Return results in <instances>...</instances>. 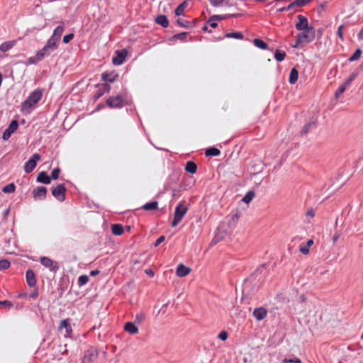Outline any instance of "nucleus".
I'll list each match as a JSON object with an SVG mask.
<instances>
[{
  "label": "nucleus",
  "mask_w": 363,
  "mask_h": 363,
  "mask_svg": "<svg viewBox=\"0 0 363 363\" xmlns=\"http://www.w3.org/2000/svg\"><path fill=\"white\" fill-rule=\"evenodd\" d=\"M57 48L58 45L48 40L46 45L41 50L38 51L35 56L29 57L28 62L31 64H36L43 60L45 57L50 56Z\"/></svg>",
  "instance_id": "f257e3e1"
},
{
  "label": "nucleus",
  "mask_w": 363,
  "mask_h": 363,
  "mask_svg": "<svg viewBox=\"0 0 363 363\" xmlns=\"http://www.w3.org/2000/svg\"><path fill=\"white\" fill-rule=\"evenodd\" d=\"M42 97L43 91L40 89L34 90L22 104V110L28 111L35 106L40 101Z\"/></svg>",
  "instance_id": "f03ea898"
},
{
  "label": "nucleus",
  "mask_w": 363,
  "mask_h": 363,
  "mask_svg": "<svg viewBox=\"0 0 363 363\" xmlns=\"http://www.w3.org/2000/svg\"><path fill=\"white\" fill-rule=\"evenodd\" d=\"M315 38V32L313 28L303 30V32L297 35L295 44L293 48H298L302 43H308L312 42Z\"/></svg>",
  "instance_id": "7ed1b4c3"
},
{
  "label": "nucleus",
  "mask_w": 363,
  "mask_h": 363,
  "mask_svg": "<svg viewBox=\"0 0 363 363\" xmlns=\"http://www.w3.org/2000/svg\"><path fill=\"white\" fill-rule=\"evenodd\" d=\"M187 211L188 208L184 201H182L178 203L174 211V220L172 223V227H176L181 222Z\"/></svg>",
  "instance_id": "20e7f679"
},
{
  "label": "nucleus",
  "mask_w": 363,
  "mask_h": 363,
  "mask_svg": "<svg viewBox=\"0 0 363 363\" xmlns=\"http://www.w3.org/2000/svg\"><path fill=\"white\" fill-rule=\"evenodd\" d=\"M106 104L111 108H120L125 104V96L118 94L116 96L109 97L106 100Z\"/></svg>",
  "instance_id": "39448f33"
},
{
  "label": "nucleus",
  "mask_w": 363,
  "mask_h": 363,
  "mask_svg": "<svg viewBox=\"0 0 363 363\" xmlns=\"http://www.w3.org/2000/svg\"><path fill=\"white\" fill-rule=\"evenodd\" d=\"M52 194L60 201H63L65 199L66 188L65 184H57L56 186L52 188Z\"/></svg>",
  "instance_id": "423d86ee"
},
{
  "label": "nucleus",
  "mask_w": 363,
  "mask_h": 363,
  "mask_svg": "<svg viewBox=\"0 0 363 363\" xmlns=\"http://www.w3.org/2000/svg\"><path fill=\"white\" fill-rule=\"evenodd\" d=\"M98 357V351L94 347H90L84 352V357L82 358V363H91Z\"/></svg>",
  "instance_id": "0eeeda50"
},
{
  "label": "nucleus",
  "mask_w": 363,
  "mask_h": 363,
  "mask_svg": "<svg viewBox=\"0 0 363 363\" xmlns=\"http://www.w3.org/2000/svg\"><path fill=\"white\" fill-rule=\"evenodd\" d=\"M40 160V156L35 153L25 164L24 170L26 173L31 172L36 167L37 162Z\"/></svg>",
  "instance_id": "6e6552de"
},
{
  "label": "nucleus",
  "mask_w": 363,
  "mask_h": 363,
  "mask_svg": "<svg viewBox=\"0 0 363 363\" xmlns=\"http://www.w3.org/2000/svg\"><path fill=\"white\" fill-rule=\"evenodd\" d=\"M40 261L41 264H43L46 268H48L52 272H55L59 269L57 263L47 257H41Z\"/></svg>",
  "instance_id": "1a4fd4ad"
},
{
  "label": "nucleus",
  "mask_w": 363,
  "mask_h": 363,
  "mask_svg": "<svg viewBox=\"0 0 363 363\" xmlns=\"http://www.w3.org/2000/svg\"><path fill=\"white\" fill-rule=\"evenodd\" d=\"M18 127V123L17 121L13 120L9 124V127L4 130L2 138L4 140H7L11 135L13 133H14Z\"/></svg>",
  "instance_id": "9d476101"
},
{
  "label": "nucleus",
  "mask_w": 363,
  "mask_h": 363,
  "mask_svg": "<svg viewBox=\"0 0 363 363\" xmlns=\"http://www.w3.org/2000/svg\"><path fill=\"white\" fill-rule=\"evenodd\" d=\"M46 194L47 189L45 186H38L33 190V196L35 200H44Z\"/></svg>",
  "instance_id": "9b49d317"
},
{
  "label": "nucleus",
  "mask_w": 363,
  "mask_h": 363,
  "mask_svg": "<svg viewBox=\"0 0 363 363\" xmlns=\"http://www.w3.org/2000/svg\"><path fill=\"white\" fill-rule=\"evenodd\" d=\"M298 22L296 23V28L298 30H303L310 28L308 19L303 15L297 16Z\"/></svg>",
  "instance_id": "f8f14e48"
},
{
  "label": "nucleus",
  "mask_w": 363,
  "mask_h": 363,
  "mask_svg": "<svg viewBox=\"0 0 363 363\" xmlns=\"http://www.w3.org/2000/svg\"><path fill=\"white\" fill-rule=\"evenodd\" d=\"M116 56L113 57V63L116 65H120L123 63L125 59L128 55L125 50H117L116 52Z\"/></svg>",
  "instance_id": "ddd939ff"
},
{
  "label": "nucleus",
  "mask_w": 363,
  "mask_h": 363,
  "mask_svg": "<svg viewBox=\"0 0 363 363\" xmlns=\"http://www.w3.org/2000/svg\"><path fill=\"white\" fill-rule=\"evenodd\" d=\"M63 31H64V28L62 26H57L54 30L52 35L48 40H50L52 42H54L55 44L58 45V43L61 38Z\"/></svg>",
  "instance_id": "4468645a"
},
{
  "label": "nucleus",
  "mask_w": 363,
  "mask_h": 363,
  "mask_svg": "<svg viewBox=\"0 0 363 363\" xmlns=\"http://www.w3.org/2000/svg\"><path fill=\"white\" fill-rule=\"evenodd\" d=\"M26 282L30 287L36 285V279L34 272L32 269H28L26 274Z\"/></svg>",
  "instance_id": "2eb2a0df"
},
{
  "label": "nucleus",
  "mask_w": 363,
  "mask_h": 363,
  "mask_svg": "<svg viewBox=\"0 0 363 363\" xmlns=\"http://www.w3.org/2000/svg\"><path fill=\"white\" fill-rule=\"evenodd\" d=\"M191 272V269L189 267H186L185 265L180 264L178 265L176 274L179 277H183L188 275Z\"/></svg>",
  "instance_id": "dca6fc26"
},
{
  "label": "nucleus",
  "mask_w": 363,
  "mask_h": 363,
  "mask_svg": "<svg viewBox=\"0 0 363 363\" xmlns=\"http://www.w3.org/2000/svg\"><path fill=\"white\" fill-rule=\"evenodd\" d=\"M267 314V311L264 308H255L253 311V315L257 320H263Z\"/></svg>",
  "instance_id": "f3484780"
},
{
  "label": "nucleus",
  "mask_w": 363,
  "mask_h": 363,
  "mask_svg": "<svg viewBox=\"0 0 363 363\" xmlns=\"http://www.w3.org/2000/svg\"><path fill=\"white\" fill-rule=\"evenodd\" d=\"M118 77V74L114 72H104L102 74V79L105 82H113Z\"/></svg>",
  "instance_id": "a211bd4d"
},
{
  "label": "nucleus",
  "mask_w": 363,
  "mask_h": 363,
  "mask_svg": "<svg viewBox=\"0 0 363 363\" xmlns=\"http://www.w3.org/2000/svg\"><path fill=\"white\" fill-rule=\"evenodd\" d=\"M65 329V336H69L72 333V327L68 320H62L60 324L59 330Z\"/></svg>",
  "instance_id": "6ab92c4d"
},
{
  "label": "nucleus",
  "mask_w": 363,
  "mask_h": 363,
  "mask_svg": "<svg viewBox=\"0 0 363 363\" xmlns=\"http://www.w3.org/2000/svg\"><path fill=\"white\" fill-rule=\"evenodd\" d=\"M311 0H296L288 6L286 10H291L295 7H301L308 4Z\"/></svg>",
  "instance_id": "aec40b11"
},
{
  "label": "nucleus",
  "mask_w": 363,
  "mask_h": 363,
  "mask_svg": "<svg viewBox=\"0 0 363 363\" xmlns=\"http://www.w3.org/2000/svg\"><path fill=\"white\" fill-rule=\"evenodd\" d=\"M37 181L45 184H49L51 182V178L45 172H41L37 177Z\"/></svg>",
  "instance_id": "412c9836"
},
{
  "label": "nucleus",
  "mask_w": 363,
  "mask_h": 363,
  "mask_svg": "<svg viewBox=\"0 0 363 363\" xmlns=\"http://www.w3.org/2000/svg\"><path fill=\"white\" fill-rule=\"evenodd\" d=\"M124 330L132 335L137 334L138 333V328L132 322H127L125 324Z\"/></svg>",
  "instance_id": "4be33fe9"
},
{
  "label": "nucleus",
  "mask_w": 363,
  "mask_h": 363,
  "mask_svg": "<svg viewBox=\"0 0 363 363\" xmlns=\"http://www.w3.org/2000/svg\"><path fill=\"white\" fill-rule=\"evenodd\" d=\"M16 43V40L6 41L1 44L0 52H5L11 49Z\"/></svg>",
  "instance_id": "5701e85b"
},
{
  "label": "nucleus",
  "mask_w": 363,
  "mask_h": 363,
  "mask_svg": "<svg viewBox=\"0 0 363 363\" xmlns=\"http://www.w3.org/2000/svg\"><path fill=\"white\" fill-rule=\"evenodd\" d=\"M155 22L164 28H167L169 26V21L164 15H159L157 16Z\"/></svg>",
  "instance_id": "b1692460"
},
{
  "label": "nucleus",
  "mask_w": 363,
  "mask_h": 363,
  "mask_svg": "<svg viewBox=\"0 0 363 363\" xmlns=\"http://www.w3.org/2000/svg\"><path fill=\"white\" fill-rule=\"evenodd\" d=\"M185 170L189 173L194 174L196 172L197 165L195 162L189 161L186 164Z\"/></svg>",
  "instance_id": "393cba45"
},
{
  "label": "nucleus",
  "mask_w": 363,
  "mask_h": 363,
  "mask_svg": "<svg viewBox=\"0 0 363 363\" xmlns=\"http://www.w3.org/2000/svg\"><path fill=\"white\" fill-rule=\"evenodd\" d=\"M298 77V70L296 68H292L290 72V74H289V83L291 84H294L297 82Z\"/></svg>",
  "instance_id": "a878e982"
},
{
  "label": "nucleus",
  "mask_w": 363,
  "mask_h": 363,
  "mask_svg": "<svg viewBox=\"0 0 363 363\" xmlns=\"http://www.w3.org/2000/svg\"><path fill=\"white\" fill-rule=\"evenodd\" d=\"M112 233L115 235H121L123 234L124 229L121 224H113L111 225Z\"/></svg>",
  "instance_id": "bb28decb"
},
{
  "label": "nucleus",
  "mask_w": 363,
  "mask_h": 363,
  "mask_svg": "<svg viewBox=\"0 0 363 363\" xmlns=\"http://www.w3.org/2000/svg\"><path fill=\"white\" fill-rule=\"evenodd\" d=\"M142 208L145 211L156 210L158 208V202L157 201H152L150 203H147L143 206Z\"/></svg>",
  "instance_id": "cd10ccee"
},
{
  "label": "nucleus",
  "mask_w": 363,
  "mask_h": 363,
  "mask_svg": "<svg viewBox=\"0 0 363 363\" xmlns=\"http://www.w3.org/2000/svg\"><path fill=\"white\" fill-rule=\"evenodd\" d=\"M222 18L223 17H221L220 16H213L208 19L206 23L209 25L211 28H215L218 26L216 21Z\"/></svg>",
  "instance_id": "c85d7f7f"
},
{
  "label": "nucleus",
  "mask_w": 363,
  "mask_h": 363,
  "mask_svg": "<svg viewBox=\"0 0 363 363\" xmlns=\"http://www.w3.org/2000/svg\"><path fill=\"white\" fill-rule=\"evenodd\" d=\"M188 6V3L186 1H184V2H182V4H180L177 8L175 10V14L177 16H181L184 13V11L185 10V9Z\"/></svg>",
  "instance_id": "c756f323"
},
{
  "label": "nucleus",
  "mask_w": 363,
  "mask_h": 363,
  "mask_svg": "<svg viewBox=\"0 0 363 363\" xmlns=\"http://www.w3.org/2000/svg\"><path fill=\"white\" fill-rule=\"evenodd\" d=\"M220 154V151L216 147H210L206 150V156H218Z\"/></svg>",
  "instance_id": "7c9ffc66"
},
{
  "label": "nucleus",
  "mask_w": 363,
  "mask_h": 363,
  "mask_svg": "<svg viewBox=\"0 0 363 363\" xmlns=\"http://www.w3.org/2000/svg\"><path fill=\"white\" fill-rule=\"evenodd\" d=\"M253 43L256 47L261 48L262 50H265L267 48V44L259 38L254 39Z\"/></svg>",
  "instance_id": "2f4dec72"
},
{
  "label": "nucleus",
  "mask_w": 363,
  "mask_h": 363,
  "mask_svg": "<svg viewBox=\"0 0 363 363\" xmlns=\"http://www.w3.org/2000/svg\"><path fill=\"white\" fill-rule=\"evenodd\" d=\"M225 37L228 38H235V39H242L244 38V36L241 32L228 33L225 34Z\"/></svg>",
  "instance_id": "473e14b6"
},
{
  "label": "nucleus",
  "mask_w": 363,
  "mask_h": 363,
  "mask_svg": "<svg viewBox=\"0 0 363 363\" xmlns=\"http://www.w3.org/2000/svg\"><path fill=\"white\" fill-rule=\"evenodd\" d=\"M16 186L13 183H10L3 187L2 191L4 193H13L15 191Z\"/></svg>",
  "instance_id": "72a5a7b5"
},
{
  "label": "nucleus",
  "mask_w": 363,
  "mask_h": 363,
  "mask_svg": "<svg viewBox=\"0 0 363 363\" xmlns=\"http://www.w3.org/2000/svg\"><path fill=\"white\" fill-rule=\"evenodd\" d=\"M286 52H281L279 50H277L274 53V57L278 62H281L285 59Z\"/></svg>",
  "instance_id": "f704fd0d"
},
{
  "label": "nucleus",
  "mask_w": 363,
  "mask_h": 363,
  "mask_svg": "<svg viewBox=\"0 0 363 363\" xmlns=\"http://www.w3.org/2000/svg\"><path fill=\"white\" fill-rule=\"evenodd\" d=\"M362 55V50L358 48L355 50L354 54L349 58L350 62L356 61L359 59Z\"/></svg>",
  "instance_id": "c9c22d12"
},
{
  "label": "nucleus",
  "mask_w": 363,
  "mask_h": 363,
  "mask_svg": "<svg viewBox=\"0 0 363 363\" xmlns=\"http://www.w3.org/2000/svg\"><path fill=\"white\" fill-rule=\"evenodd\" d=\"M358 72H352L349 78L343 83L345 85H346L347 87L351 84V83L354 80V79L357 77Z\"/></svg>",
  "instance_id": "e433bc0d"
},
{
  "label": "nucleus",
  "mask_w": 363,
  "mask_h": 363,
  "mask_svg": "<svg viewBox=\"0 0 363 363\" xmlns=\"http://www.w3.org/2000/svg\"><path fill=\"white\" fill-rule=\"evenodd\" d=\"M89 277L86 275H82L78 279V285L79 286L86 284L89 281Z\"/></svg>",
  "instance_id": "4c0bfd02"
},
{
  "label": "nucleus",
  "mask_w": 363,
  "mask_h": 363,
  "mask_svg": "<svg viewBox=\"0 0 363 363\" xmlns=\"http://www.w3.org/2000/svg\"><path fill=\"white\" fill-rule=\"evenodd\" d=\"M315 125V124L313 123H306L303 130H301V135H306L307 134L309 130Z\"/></svg>",
  "instance_id": "58836bf2"
},
{
  "label": "nucleus",
  "mask_w": 363,
  "mask_h": 363,
  "mask_svg": "<svg viewBox=\"0 0 363 363\" xmlns=\"http://www.w3.org/2000/svg\"><path fill=\"white\" fill-rule=\"evenodd\" d=\"M177 23L181 26L184 28H189L191 26V22L189 21H186L183 18H179L177 20Z\"/></svg>",
  "instance_id": "ea45409f"
},
{
  "label": "nucleus",
  "mask_w": 363,
  "mask_h": 363,
  "mask_svg": "<svg viewBox=\"0 0 363 363\" xmlns=\"http://www.w3.org/2000/svg\"><path fill=\"white\" fill-rule=\"evenodd\" d=\"M347 88V86L346 85H345L344 84L340 85L335 94V98L337 99L340 95H342L345 92V91Z\"/></svg>",
  "instance_id": "a19ab883"
},
{
  "label": "nucleus",
  "mask_w": 363,
  "mask_h": 363,
  "mask_svg": "<svg viewBox=\"0 0 363 363\" xmlns=\"http://www.w3.org/2000/svg\"><path fill=\"white\" fill-rule=\"evenodd\" d=\"M11 264L7 259H1L0 260V270H4L8 269L10 267Z\"/></svg>",
  "instance_id": "79ce46f5"
},
{
  "label": "nucleus",
  "mask_w": 363,
  "mask_h": 363,
  "mask_svg": "<svg viewBox=\"0 0 363 363\" xmlns=\"http://www.w3.org/2000/svg\"><path fill=\"white\" fill-rule=\"evenodd\" d=\"M255 196V194L252 191H249L242 199V201L246 203H250Z\"/></svg>",
  "instance_id": "37998d69"
},
{
  "label": "nucleus",
  "mask_w": 363,
  "mask_h": 363,
  "mask_svg": "<svg viewBox=\"0 0 363 363\" xmlns=\"http://www.w3.org/2000/svg\"><path fill=\"white\" fill-rule=\"evenodd\" d=\"M282 362L283 363H301V360L298 357H294L292 359L284 358L282 360Z\"/></svg>",
  "instance_id": "c03bdc74"
},
{
  "label": "nucleus",
  "mask_w": 363,
  "mask_h": 363,
  "mask_svg": "<svg viewBox=\"0 0 363 363\" xmlns=\"http://www.w3.org/2000/svg\"><path fill=\"white\" fill-rule=\"evenodd\" d=\"M299 250L303 255H308L310 251V247H307L306 244H301L299 247Z\"/></svg>",
  "instance_id": "a18cd8bd"
},
{
  "label": "nucleus",
  "mask_w": 363,
  "mask_h": 363,
  "mask_svg": "<svg viewBox=\"0 0 363 363\" xmlns=\"http://www.w3.org/2000/svg\"><path fill=\"white\" fill-rule=\"evenodd\" d=\"M345 28V26L344 25H340L339 27H338V29H337V35H338V37L340 38V40L342 41H343L344 40V38H343V30Z\"/></svg>",
  "instance_id": "49530a36"
},
{
  "label": "nucleus",
  "mask_w": 363,
  "mask_h": 363,
  "mask_svg": "<svg viewBox=\"0 0 363 363\" xmlns=\"http://www.w3.org/2000/svg\"><path fill=\"white\" fill-rule=\"evenodd\" d=\"M60 169L59 168L54 169L51 172V177L53 179H57L59 177Z\"/></svg>",
  "instance_id": "de8ad7c7"
},
{
  "label": "nucleus",
  "mask_w": 363,
  "mask_h": 363,
  "mask_svg": "<svg viewBox=\"0 0 363 363\" xmlns=\"http://www.w3.org/2000/svg\"><path fill=\"white\" fill-rule=\"evenodd\" d=\"M186 35H187V33L182 32V33H177V34L174 35V38L181 40H184L186 39Z\"/></svg>",
  "instance_id": "09e8293b"
},
{
  "label": "nucleus",
  "mask_w": 363,
  "mask_h": 363,
  "mask_svg": "<svg viewBox=\"0 0 363 363\" xmlns=\"http://www.w3.org/2000/svg\"><path fill=\"white\" fill-rule=\"evenodd\" d=\"M228 337V333L225 330L221 331L218 335V338L223 341L226 340Z\"/></svg>",
  "instance_id": "8fccbe9b"
},
{
  "label": "nucleus",
  "mask_w": 363,
  "mask_h": 363,
  "mask_svg": "<svg viewBox=\"0 0 363 363\" xmlns=\"http://www.w3.org/2000/svg\"><path fill=\"white\" fill-rule=\"evenodd\" d=\"M73 38H74V34H72V33L66 35L63 38V43H68L73 39Z\"/></svg>",
  "instance_id": "3c124183"
},
{
  "label": "nucleus",
  "mask_w": 363,
  "mask_h": 363,
  "mask_svg": "<svg viewBox=\"0 0 363 363\" xmlns=\"http://www.w3.org/2000/svg\"><path fill=\"white\" fill-rule=\"evenodd\" d=\"M210 3L214 6H218L221 5L224 0H208Z\"/></svg>",
  "instance_id": "603ef678"
},
{
  "label": "nucleus",
  "mask_w": 363,
  "mask_h": 363,
  "mask_svg": "<svg viewBox=\"0 0 363 363\" xmlns=\"http://www.w3.org/2000/svg\"><path fill=\"white\" fill-rule=\"evenodd\" d=\"M164 240H165V237H164V235H161V236H160V237L157 239V240H156V242H155V247H157V246H158L160 243H162Z\"/></svg>",
  "instance_id": "864d4df0"
},
{
  "label": "nucleus",
  "mask_w": 363,
  "mask_h": 363,
  "mask_svg": "<svg viewBox=\"0 0 363 363\" xmlns=\"http://www.w3.org/2000/svg\"><path fill=\"white\" fill-rule=\"evenodd\" d=\"M102 86H103V90H102V91H104V93H105V92H109V91H110L111 86H110V85H109V84H104L102 85Z\"/></svg>",
  "instance_id": "5fc2aeb1"
},
{
  "label": "nucleus",
  "mask_w": 363,
  "mask_h": 363,
  "mask_svg": "<svg viewBox=\"0 0 363 363\" xmlns=\"http://www.w3.org/2000/svg\"><path fill=\"white\" fill-rule=\"evenodd\" d=\"M38 296V292L37 289H35L30 295L29 297L35 299Z\"/></svg>",
  "instance_id": "6e6d98bb"
},
{
  "label": "nucleus",
  "mask_w": 363,
  "mask_h": 363,
  "mask_svg": "<svg viewBox=\"0 0 363 363\" xmlns=\"http://www.w3.org/2000/svg\"><path fill=\"white\" fill-rule=\"evenodd\" d=\"M145 319V315L143 313L136 315V320L139 322H142Z\"/></svg>",
  "instance_id": "4d7b16f0"
},
{
  "label": "nucleus",
  "mask_w": 363,
  "mask_h": 363,
  "mask_svg": "<svg viewBox=\"0 0 363 363\" xmlns=\"http://www.w3.org/2000/svg\"><path fill=\"white\" fill-rule=\"evenodd\" d=\"M306 216L313 218L315 216V212L313 209H309L306 212Z\"/></svg>",
  "instance_id": "13d9d810"
},
{
  "label": "nucleus",
  "mask_w": 363,
  "mask_h": 363,
  "mask_svg": "<svg viewBox=\"0 0 363 363\" xmlns=\"http://www.w3.org/2000/svg\"><path fill=\"white\" fill-rule=\"evenodd\" d=\"M0 306H9L11 307L12 303L9 301H0Z\"/></svg>",
  "instance_id": "bf43d9fd"
},
{
  "label": "nucleus",
  "mask_w": 363,
  "mask_h": 363,
  "mask_svg": "<svg viewBox=\"0 0 363 363\" xmlns=\"http://www.w3.org/2000/svg\"><path fill=\"white\" fill-rule=\"evenodd\" d=\"M104 94V91H98L96 94L95 95V99H99L100 97H101Z\"/></svg>",
  "instance_id": "052dcab7"
},
{
  "label": "nucleus",
  "mask_w": 363,
  "mask_h": 363,
  "mask_svg": "<svg viewBox=\"0 0 363 363\" xmlns=\"http://www.w3.org/2000/svg\"><path fill=\"white\" fill-rule=\"evenodd\" d=\"M145 273L151 277H154V272L151 269H146Z\"/></svg>",
  "instance_id": "680f3d73"
},
{
  "label": "nucleus",
  "mask_w": 363,
  "mask_h": 363,
  "mask_svg": "<svg viewBox=\"0 0 363 363\" xmlns=\"http://www.w3.org/2000/svg\"><path fill=\"white\" fill-rule=\"evenodd\" d=\"M339 237H340L339 234H335L333 235V243H335L337 241V240L339 239Z\"/></svg>",
  "instance_id": "e2e57ef3"
},
{
  "label": "nucleus",
  "mask_w": 363,
  "mask_h": 363,
  "mask_svg": "<svg viewBox=\"0 0 363 363\" xmlns=\"http://www.w3.org/2000/svg\"><path fill=\"white\" fill-rule=\"evenodd\" d=\"M313 240L312 239H310L307 241L306 245H307V247H311L313 245Z\"/></svg>",
  "instance_id": "0e129e2a"
},
{
  "label": "nucleus",
  "mask_w": 363,
  "mask_h": 363,
  "mask_svg": "<svg viewBox=\"0 0 363 363\" xmlns=\"http://www.w3.org/2000/svg\"><path fill=\"white\" fill-rule=\"evenodd\" d=\"M357 37L359 40H363V28L361 29V30L358 33Z\"/></svg>",
  "instance_id": "69168bd1"
},
{
  "label": "nucleus",
  "mask_w": 363,
  "mask_h": 363,
  "mask_svg": "<svg viewBox=\"0 0 363 363\" xmlns=\"http://www.w3.org/2000/svg\"><path fill=\"white\" fill-rule=\"evenodd\" d=\"M99 273V272L98 270H93V271H91L90 274L91 276H95V275H97Z\"/></svg>",
  "instance_id": "338daca9"
},
{
  "label": "nucleus",
  "mask_w": 363,
  "mask_h": 363,
  "mask_svg": "<svg viewBox=\"0 0 363 363\" xmlns=\"http://www.w3.org/2000/svg\"><path fill=\"white\" fill-rule=\"evenodd\" d=\"M203 30H208V26H205L203 28Z\"/></svg>",
  "instance_id": "774afa93"
}]
</instances>
